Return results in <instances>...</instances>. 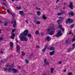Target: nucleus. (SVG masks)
Returning <instances> with one entry per match:
<instances>
[{"label": "nucleus", "instance_id": "obj_9", "mask_svg": "<svg viewBox=\"0 0 75 75\" xmlns=\"http://www.w3.org/2000/svg\"><path fill=\"white\" fill-rule=\"evenodd\" d=\"M55 53V50H53L52 52H51L50 53V55H53Z\"/></svg>", "mask_w": 75, "mask_h": 75}, {"label": "nucleus", "instance_id": "obj_22", "mask_svg": "<svg viewBox=\"0 0 75 75\" xmlns=\"http://www.w3.org/2000/svg\"><path fill=\"white\" fill-rule=\"evenodd\" d=\"M68 75H73V73L71 72H69L68 74Z\"/></svg>", "mask_w": 75, "mask_h": 75}, {"label": "nucleus", "instance_id": "obj_2", "mask_svg": "<svg viewBox=\"0 0 75 75\" xmlns=\"http://www.w3.org/2000/svg\"><path fill=\"white\" fill-rule=\"evenodd\" d=\"M54 26L51 27L49 29L47 30V33L50 35H53L55 32V29L54 28Z\"/></svg>", "mask_w": 75, "mask_h": 75}, {"label": "nucleus", "instance_id": "obj_52", "mask_svg": "<svg viewBox=\"0 0 75 75\" xmlns=\"http://www.w3.org/2000/svg\"><path fill=\"white\" fill-rule=\"evenodd\" d=\"M59 0H57V2H58V1H59Z\"/></svg>", "mask_w": 75, "mask_h": 75}, {"label": "nucleus", "instance_id": "obj_3", "mask_svg": "<svg viewBox=\"0 0 75 75\" xmlns=\"http://www.w3.org/2000/svg\"><path fill=\"white\" fill-rule=\"evenodd\" d=\"M62 35V33H61V31L60 30H59L57 34L56 35L57 37H59L61 36Z\"/></svg>", "mask_w": 75, "mask_h": 75}, {"label": "nucleus", "instance_id": "obj_44", "mask_svg": "<svg viewBox=\"0 0 75 75\" xmlns=\"http://www.w3.org/2000/svg\"><path fill=\"white\" fill-rule=\"evenodd\" d=\"M12 16L13 17H15L16 16V15H15V14L13 13L12 14Z\"/></svg>", "mask_w": 75, "mask_h": 75}, {"label": "nucleus", "instance_id": "obj_5", "mask_svg": "<svg viewBox=\"0 0 75 75\" xmlns=\"http://www.w3.org/2000/svg\"><path fill=\"white\" fill-rule=\"evenodd\" d=\"M16 52H18L20 51V46L18 45H17L16 46Z\"/></svg>", "mask_w": 75, "mask_h": 75}, {"label": "nucleus", "instance_id": "obj_50", "mask_svg": "<svg viewBox=\"0 0 75 75\" xmlns=\"http://www.w3.org/2000/svg\"><path fill=\"white\" fill-rule=\"evenodd\" d=\"M4 71H6V70H7V69H6V68H4Z\"/></svg>", "mask_w": 75, "mask_h": 75}, {"label": "nucleus", "instance_id": "obj_59", "mask_svg": "<svg viewBox=\"0 0 75 75\" xmlns=\"http://www.w3.org/2000/svg\"><path fill=\"white\" fill-rule=\"evenodd\" d=\"M63 8L64 9H65V8Z\"/></svg>", "mask_w": 75, "mask_h": 75}, {"label": "nucleus", "instance_id": "obj_11", "mask_svg": "<svg viewBox=\"0 0 75 75\" xmlns=\"http://www.w3.org/2000/svg\"><path fill=\"white\" fill-rule=\"evenodd\" d=\"M14 37H15V35L14 34V33H11V38L12 39H13V38H14Z\"/></svg>", "mask_w": 75, "mask_h": 75}, {"label": "nucleus", "instance_id": "obj_53", "mask_svg": "<svg viewBox=\"0 0 75 75\" xmlns=\"http://www.w3.org/2000/svg\"><path fill=\"white\" fill-rule=\"evenodd\" d=\"M70 51H71V50H68V52H70Z\"/></svg>", "mask_w": 75, "mask_h": 75}, {"label": "nucleus", "instance_id": "obj_21", "mask_svg": "<svg viewBox=\"0 0 75 75\" xmlns=\"http://www.w3.org/2000/svg\"><path fill=\"white\" fill-rule=\"evenodd\" d=\"M69 34L70 35V34H71L72 35H73V34L72 33V30H70L69 33Z\"/></svg>", "mask_w": 75, "mask_h": 75}, {"label": "nucleus", "instance_id": "obj_58", "mask_svg": "<svg viewBox=\"0 0 75 75\" xmlns=\"http://www.w3.org/2000/svg\"><path fill=\"white\" fill-rule=\"evenodd\" d=\"M4 0V1H6V0Z\"/></svg>", "mask_w": 75, "mask_h": 75}, {"label": "nucleus", "instance_id": "obj_32", "mask_svg": "<svg viewBox=\"0 0 75 75\" xmlns=\"http://www.w3.org/2000/svg\"><path fill=\"white\" fill-rule=\"evenodd\" d=\"M15 20L16 19H13L12 21L11 22V23H13V22H14V23H15V22H16V21H15Z\"/></svg>", "mask_w": 75, "mask_h": 75}, {"label": "nucleus", "instance_id": "obj_29", "mask_svg": "<svg viewBox=\"0 0 75 75\" xmlns=\"http://www.w3.org/2000/svg\"><path fill=\"white\" fill-rule=\"evenodd\" d=\"M36 24H40V21H37V22H36Z\"/></svg>", "mask_w": 75, "mask_h": 75}, {"label": "nucleus", "instance_id": "obj_55", "mask_svg": "<svg viewBox=\"0 0 75 75\" xmlns=\"http://www.w3.org/2000/svg\"><path fill=\"white\" fill-rule=\"evenodd\" d=\"M12 1H14V0H11Z\"/></svg>", "mask_w": 75, "mask_h": 75}, {"label": "nucleus", "instance_id": "obj_31", "mask_svg": "<svg viewBox=\"0 0 75 75\" xmlns=\"http://www.w3.org/2000/svg\"><path fill=\"white\" fill-rule=\"evenodd\" d=\"M35 8L36 10H41V8L38 7H36Z\"/></svg>", "mask_w": 75, "mask_h": 75}, {"label": "nucleus", "instance_id": "obj_41", "mask_svg": "<svg viewBox=\"0 0 75 75\" xmlns=\"http://www.w3.org/2000/svg\"><path fill=\"white\" fill-rule=\"evenodd\" d=\"M25 22L27 24H28V21L27 20H26L25 21Z\"/></svg>", "mask_w": 75, "mask_h": 75}, {"label": "nucleus", "instance_id": "obj_16", "mask_svg": "<svg viewBox=\"0 0 75 75\" xmlns=\"http://www.w3.org/2000/svg\"><path fill=\"white\" fill-rule=\"evenodd\" d=\"M21 53V56H22V57H23V56H24V55H25V53L23 52H22Z\"/></svg>", "mask_w": 75, "mask_h": 75}, {"label": "nucleus", "instance_id": "obj_38", "mask_svg": "<svg viewBox=\"0 0 75 75\" xmlns=\"http://www.w3.org/2000/svg\"><path fill=\"white\" fill-rule=\"evenodd\" d=\"M74 27V25H72L71 26H70V28H73Z\"/></svg>", "mask_w": 75, "mask_h": 75}, {"label": "nucleus", "instance_id": "obj_57", "mask_svg": "<svg viewBox=\"0 0 75 75\" xmlns=\"http://www.w3.org/2000/svg\"><path fill=\"white\" fill-rule=\"evenodd\" d=\"M1 33V29H0V34Z\"/></svg>", "mask_w": 75, "mask_h": 75}, {"label": "nucleus", "instance_id": "obj_8", "mask_svg": "<svg viewBox=\"0 0 75 75\" xmlns=\"http://www.w3.org/2000/svg\"><path fill=\"white\" fill-rule=\"evenodd\" d=\"M73 4H72V3L71 2L70 3L69 6V7L70 8H71V9H73V7L74 6H73Z\"/></svg>", "mask_w": 75, "mask_h": 75}, {"label": "nucleus", "instance_id": "obj_18", "mask_svg": "<svg viewBox=\"0 0 75 75\" xmlns=\"http://www.w3.org/2000/svg\"><path fill=\"white\" fill-rule=\"evenodd\" d=\"M25 61L26 64H28L29 63V60H27V59H25Z\"/></svg>", "mask_w": 75, "mask_h": 75}, {"label": "nucleus", "instance_id": "obj_39", "mask_svg": "<svg viewBox=\"0 0 75 75\" xmlns=\"http://www.w3.org/2000/svg\"><path fill=\"white\" fill-rule=\"evenodd\" d=\"M3 40V38H0V41H1Z\"/></svg>", "mask_w": 75, "mask_h": 75}, {"label": "nucleus", "instance_id": "obj_42", "mask_svg": "<svg viewBox=\"0 0 75 75\" xmlns=\"http://www.w3.org/2000/svg\"><path fill=\"white\" fill-rule=\"evenodd\" d=\"M36 48H40V46H36Z\"/></svg>", "mask_w": 75, "mask_h": 75}, {"label": "nucleus", "instance_id": "obj_15", "mask_svg": "<svg viewBox=\"0 0 75 75\" xmlns=\"http://www.w3.org/2000/svg\"><path fill=\"white\" fill-rule=\"evenodd\" d=\"M48 49L49 50H55L54 49V47H50Z\"/></svg>", "mask_w": 75, "mask_h": 75}, {"label": "nucleus", "instance_id": "obj_12", "mask_svg": "<svg viewBox=\"0 0 75 75\" xmlns=\"http://www.w3.org/2000/svg\"><path fill=\"white\" fill-rule=\"evenodd\" d=\"M19 14L21 15V16H24V12L23 11H20L19 12Z\"/></svg>", "mask_w": 75, "mask_h": 75}, {"label": "nucleus", "instance_id": "obj_54", "mask_svg": "<svg viewBox=\"0 0 75 75\" xmlns=\"http://www.w3.org/2000/svg\"><path fill=\"white\" fill-rule=\"evenodd\" d=\"M66 71H67V70H64V72H65Z\"/></svg>", "mask_w": 75, "mask_h": 75}, {"label": "nucleus", "instance_id": "obj_7", "mask_svg": "<svg viewBox=\"0 0 75 75\" xmlns=\"http://www.w3.org/2000/svg\"><path fill=\"white\" fill-rule=\"evenodd\" d=\"M8 71H13V72H17V70L15 69H11V68H9L8 70Z\"/></svg>", "mask_w": 75, "mask_h": 75}, {"label": "nucleus", "instance_id": "obj_48", "mask_svg": "<svg viewBox=\"0 0 75 75\" xmlns=\"http://www.w3.org/2000/svg\"><path fill=\"white\" fill-rule=\"evenodd\" d=\"M18 68L19 69H21V67L20 66H18Z\"/></svg>", "mask_w": 75, "mask_h": 75}, {"label": "nucleus", "instance_id": "obj_26", "mask_svg": "<svg viewBox=\"0 0 75 75\" xmlns=\"http://www.w3.org/2000/svg\"><path fill=\"white\" fill-rule=\"evenodd\" d=\"M35 34L36 35H38V34H39V31L38 30H37L35 32Z\"/></svg>", "mask_w": 75, "mask_h": 75}, {"label": "nucleus", "instance_id": "obj_49", "mask_svg": "<svg viewBox=\"0 0 75 75\" xmlns=\"http://www.w3.org/2000/svg\"><path fill=\"white\" fill-rule=\"evenodd\" d=\"M1 54H3V51H1L0 52Z\"/></svg>", "mask_w": 75, "mask_h": 75}, {"label": "nucleus", "instance_id": "obj_43", "mask_svg": "<svg viewBox=\"0 0 75 75\" xmlns=\"http://www.w3.org/2000/svg\"><path fill=\"white\" fill-rule=\"evenodd\" d=\"M72 46H73V48H74L75 47V44H73L72 45Z\"/></svg>", "mask_w": 75, "mask_h": 75}, {"label": "nucleus", "instance_id": "obj_27", "mask_svg": "<svg viewBox=\"0 0 75 75\" xmlns=\"http://www.w3.org/2000/svg\"><path fill=\"white\" fill-rule=\"evenodd\" d=\"M33 55L31 54V55L29 57V58L30 59H31V58H33Z\"/></svg>", "mask_w": 75, "mask_h": 75}, {"label": "nucleus", "instance_id": "obj_45", "mask_svg": "<svg viewBox=\"0 0 75 75\" xmlns=\"http://www.w3.org/2000/svg\"><path fill=\"white\" fill-rule=\"evenodd\" d=\"M0 23H1V24H3V22L1 21H0Z\"/></svg>", "mask_w": 75, "mask_h": 75}, {"label": "nucleus", "instance_id": "obj_47", "mask_svg": "<svg viewBox=\"0 0 75 75\" xmlns=\"http://www.w3.org/2000/svg\"><path fill=\"white\" fill-rule=\"evenodd\" d=\"M15 40L16 41V42H18V41L17 40V39H16Z\"/></svg>", "mask_w": 75, "mask_h": 75}, {"label": "nucleus", "instance_id": "obj_36", "mask_svg": "<svg viewBox=\"0 0 75 75\" xmlns=\"http://www.w3.org/2000/svg\"><path fill=\"white\" fill-rule=\"evenodd\" d=\"M74 13H73V12H71V15L72 16H74Z\"/></svg>", "mask_w": 75, "mask_h": 75}, {"label": "nucleus", "instance_id": "obj_6", "mask_svg": "<svg viewBox=\"0 0 75 75\" xmlns=\"http://www.w3.org/2000/svg\"><path fill=\"white\" fill-rule=\"evenodd\" d=\"M62 27V25H60L59 26H58L57 28H60V30H62V31H64V29Z\"/></svg>", "mask_w": 75, "mask_h": 75}, {"label": "nucleus", "instance_id": "obj_34", "mask_svg": "<svg viewBox=\"0 0 75 75\" xmlns=\"http://www.w3.org/2000/svg\"><path fill=\"white\" fill-rule=\"evenodd\" d=\"M15 31H16V29H12V33H14V32Z\"/></svg>", "mask_w": 75, "mask_h": 75}, {"label": "nucleus", "instance_id": "obj_30", "mask_svg": "<svg viewBox=\"0 0 75 75\" xmlns=\"http://www.w3.org/2000/svg\"><path fill=\"white\" fill-rule=\"evenodd\" d=\"M16 22H15V23H14V24L13 25V26L14 27H16Z\"/></svg>", "mask_w": 75, "mask_h": 75}, {"label": "nucleus", "instance_id": "obj_28", "mask_svg": "<svg viewBox=\"0 0 75 75\" xmlns=\"http://www.w3.org/2000/svg\"><path fill=\"white\" fill-rule=\"evenodd\" d=\"M62 14V13H58V14H57V15L58 16H61V15Z\"/></svg>", "mask_w": 75, "mask_h": 75}, {"label": "nucleus", "instance_id": "obj_10", "mask_svg": "<svg viewBox=\"0 0 75 75\" xmlns=\"http://www.w3.org/2000/svg\"><path fill=\"white\" fill-rule=\"evenodd\" d=\"M9 44H10V45L11 47V48H13V43L11 42L9 43Z\"/></svg>", "mask_w": 75, "mask_h": 75}, {"label": "nucleus", "instance_id": "obj_13", "mask_svg": "<svg viewBox=\"0 0 75 75\" xmlns=\"http://www.w3.org/2000/svg\"><path fill=\"white\" fill-rule=\"evenodd\" d=\"M51 71L50 72L51 74H52L53 73V72L54 71V68H50Z\"/></svg>", "mask_w": 75, "mask_h": 75}, {"label": "nucleus", "instance_id": "obj_20", "mask_svg": "<svg viewBox=\"0 0 75 75\" xmlns=\"http://www.w3.org/2000/svg\"><path fill=\"white\" fill-rule=\"evenodd\" d=\"M42 18L43 20H46V18H47V17H45V15H43V16Z\"/></svg>", "mask_w": 75, "mask_h": 75}, {"label": "nucleus", "instance_id": "obj_19", "mask_svg": "<svg viewBox=\"0 0 75 75\" xmlns=\"http://www.w3.org/2000/svg\"><path fill=\"white\" fill-rule=\"evenodd\" d=\"M7 12L8 13L10 14H11V15L12 14V13H11L10 12V11L9 10H7Z\"/></svg>", "mask_w": 75, "mask_h": 75}, {"label": "nucleus", "instance_id": "obj_14", "mask_svg": "<svg viewBox=\"0 0 75 75\" xmlns=\"http://www.w3.org/2000/svg\"><path fill=\"white\" fill-rule=\"evenodd\" d=\"M46 40L47 41H50L51 40V38H50V37L47 36L46 38Z\"/></svg>", "mask_w": 75, "mask_h": 75}, {"label": "nucleus", "instance_id": "obj_37", "mask_svg": "<svg viewBox=\"0 0 75 75\" xmlns=\"http://www.w3.org/2000/svg\"><path fill=\"white\" fill-rule=\"evenodd\" d=\"M46 49V47H45V48H44V49H43L42 50V52H44V51H45V49Z\"/></svg>", "mask_w": 75, "mask_h": 75}, {"label": "nucleus", "instance_id": "obj_35", "mask_svg": "<svg viewBox=\"0 0 75 75\" xmlns=\"http://www.w3.org/2000/svg\"><path fill=\"white\" fill-rule=\"evenodd\" d=\"M47 62V59H45L44 60V62H45H45Z\"/></svg>", "mask_w": 75, "mask_h": 75}, {"label": "nucleus", "instance_id": "obj_56", "mask_svg": "<svg viewBox=\"0 0 75 75\" xmlns=\"http://www.w3.org/2000/svg\"><path fill=\"white\" fill-rule=\"evenodd\" d=\"M43 75H47V74H44Z\"/></svg>", "mask_w": 75, "mask_h": 75}, {"label": "nucleus", "instance_id": "obj_17", "mask_svg": "<svg viewBox=\"0 0 75 75\" xmlns=\"http://www.w3.org/2000/svg\"><path fill=\"white\" fill-rule=\"evenodd\" d=\"M37 14L38 15V16H40L41 15V12L39 11H38L37 12Z\"/></svg>", "mask_w": 75, "mask_h": 75}, {"label": "nucleus", "instance_id": "obj_1", "mask_svg": "<svg viewBox=\"0 0 75 75\" xmlns=\"http://www.w3.org/2000/svg\"><path fill=\"white\" fill-rule=\"evenodd\" d=\"M28 30H25L23 34H21L19 36V38H21V41H27L28 40V38L27 37H24V36L27 37L28 35Z\"/></svg>", "mask_w": 75, "mask_h": 75}, {"label": "nucleus", "instance_id": "obj_51", "mask_svg": "<svg viewBox=\"0 0 75 75\" xmlns=\"http://www.w3.org/2000/svg\"><path fill=\"white\" fill-rule=\"evenodd\" d=\"M60 21H59V20H58V21H57V23H59V22Z\"/></svg>", "mask_w": 75, "mask_h": 75}, {"label": "nucleus", "instance_id": "obj_24", "mask_svg": "<svg viewBox=\"0 0 75 75\" xmlns=\"http://www.w3.org/2000/svg\"><path fill=\"white\" fill-rule=\"evenodd\" d=\"M45 63L46 65H49V64H50V62H46Z\"/></svg>", "mask_w": 75, "mask_h": 75}, {"label": "nucleus", "instance_id": "obj_23", "mask_svg": "<svg viewBox=\"0 0 75 75\" xmlns=\"http://www.w3.org/2000/svg\"><path fill=\"white\" fill-rule=\"evenodd\" d=\"M28 37H31V34L30 33L28 34Z\"/></svg>", "mask_w": 75, "mask_h": 75}, {"label": "nucleus", "instance_id": "obj_40", "mask_svg": "<svg viewBox=\"0 0 75 75\" xmlns=\"http://www.w3.org/2000/svg\"><path fill=\"white\" fill-rule=\"evenodd\" d=\"M7 23L6 22L4 23V25H7Z\"/></svg>", "mask_w": 75, "mask_h": 75}, {"label": "nucleus", "instance_id": "obj_25", "mask_svg": "<svg viewBox=\"0 0 75 75\" xmlns=\"http://www.w3.org/2000/svg\"><path fill=\"white\" fill-rule=\"evenodd\" d=\"M16 8L17 9H21V6H20L19 7H16Z\"/></svg>", "mask_w": 75, "mask_h": 75}, {"label": "nucleus", "instance_id": "obj_33", "mask_svg": "<svg viewBox=\"0 0 75 75\" xmlns=\"http://www.w3.org/2000/svg\"><path fill=\"white\" fill-rule=\"evenodd\" d=\"M75 36H74V38L72 40V41H75Z\"/></svg>", "mask_w": 75, "mask_h": 75}, {"label": "nucleus", "instance_id": "obj_46", "mask_svg": "<svg viewBox=\"0 0 75 75\" xmlns=\"http://www.w3.org/2000/svg\"><path fill=\"white\" fill-rule=\"evenodd\" d=\"M61 63H62V62H61V61H59V64H61Z\"/></svg>", "mask_w": 75, "mask_h": 75}, {"label": "nucleus", "instance_id": "obj_4", "mask_svg": "<svg viewBox=\"0 0 75 75\" xmlns=\"http://www.w3.org/2000/svg\"><path fill=\"white\" fill-rule=\"evenodd\" d=\"M72 22V20L70 19V18H69L66 22V23H70Z\"/></svg>", "mask_w": 75, "mask_h": 75}]
</instances>
